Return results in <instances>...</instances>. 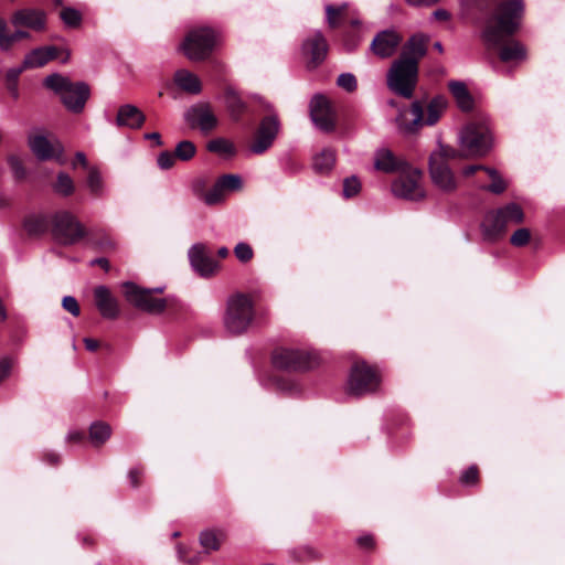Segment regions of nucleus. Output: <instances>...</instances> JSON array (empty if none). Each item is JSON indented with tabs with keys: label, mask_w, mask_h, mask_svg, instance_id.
Masks as SVG:
<instances>
[{
	"label": "nucleus",
	"mask_w": 565,
	"mask_h": 565,
	"mask_svg": "<svg viewBox=\"0 0 565 565\" xmlns=\"http://www.w3.org/2000/svg\"><path fill=\"white\" fill-rule=\"evenodd\" d=\"M525 18L523 0H500L487 11L481 39L503 63H522L527 60V47L515 35Z\"/></svg>",
	"instance_id": "obj_1"
},
{
	"label": "nucleus",
	"mask_w": 565,
	"mask_h": 565,
	"mask_svg": "<svg viewBox=\"0 0 565 565\" xmlns=\"http://www.w3.org/2000/svg\"><path fill=\"white\" fill-rule=\"evenodd\" d=\"M493 145V137L486 118L476 117L469 120L460 132V149L441 147L429 158V172L433 182L443 191L457 189L455 174L449 160L458 158L484 157Z\"/></svg>",
	"instance_id": "obj_2"
},
{
	"label": "nucleus",
	"mask_w": 565,
	"mask_h": 565,
	"mask_svg": "<svg viewBox=\"0 0 565 565\" xmlns=\"http://www.w3.org/2000/svg\"><path fill=\"white\" fill-rule=\"evenodd\" d=\"M122 287L126 300L137 309L150 315L167 313L170 317H175L183 310V303L175 297H154V294L162 292L161 288H141L131 281L125 282Z\"/></svg>",
	"instance_id": "obj_3"
},
{
	"label": "nucleus",
	"mask_w": 565,
	"mask_h": 565,
	"mask_svg": "<svg viewBox=\"0 0 565 565\" xmlns=\"http://www.w3.org/2000/svg\"><path fill=\"white\" fill-rule=\"evenodd\" d=\"M44 86L58 94L65 108L74 114L83 111L90 95L89 86L86 83H73L57 73L45 77Z\"/></svg>",
	"instance_id": "obj_4"
},
{
	"label": "nucleus",
	"mask_w": 565,
	"mask_h": 565,
	"mask_svg": "<svg viewBox=\"0 0 565 565\" xmlns=\"http://www.w3.org/2000/svg\"><path fill=\"white\" fill-rule=\"evenodd\" d=\"M524 217L522 207L513 202L488 212L481 224L483 238L489 242L499 241L505 235L509 225L521 224Z\"/></svg>",
	"instance_id": "obj_5"
},
{
	"label": "nucleus",
	"mask_w": 565,
	"mask_h": 565,
	"mask_svg": "<svg viewBox=\"0 0 565 565\" xmlns=\"http://www.w3.org/2000/svg\"><path fill=\"white\" fill-rule=\"evenodd\" d=\"M50 234L62 246H74L88 237L89 231L70 211L61 210L51 214Z\"/></svg>",
	"instance_id": "obj_6"
},
{
	"label": "nucleus",
	"mask_w": 565,
	"mask_h": 565,
	"mask_svg": "<svg viewBox=\"0 0 565 565\" xmlns=\"http://www.w3.org/2000/svg\"><path fill=\"white\" fill-rule=\"evenodd\" d=\"M255 316L254 302L249 295L235 292L228 297L224 324L234 335L243 334L252 324Z\"/></svg>",
	"instance_id": "obj_7"
},
{
	"label": "nucleus",
	"mask_w": 565,
	"mask_h": 565,
	"mask_svg": "<svg viewBox=\"0 0 565 565\" xmlns=\"http://www.w3.org/2000/svg\"><path fill=\"white\" fill-rule=\"evenodd\" d=\"M447 103L444 97L437 96L433 98L427 106V116L424 117V107L422 102L416 100L408 110L402 111L397 118L399 128L405 132H416L424 124L435 125L445 109Z\"/></svg>",
	"instance_id": "obj_8"
},
{
	"label": "nucleus",
	"mask_w": 565,
	"mask_h": 565,
	"mask_svg": "<svg viewBox=\"0 0 565 565\" xmlns=\"http://www.w3.org/2000/svg\"><path fill=\"white\" fill-rule=\"evenodd\" d=\"M217 39V32L210 26L193 28L185 34L180 49L189 60L203 61L214 51Z\"/></svg>",
	"instance_id": "obj_9"
},
{
	"label": "nucleus",
	"mask_w": 565,
	"mask_h": 565,
	"mask_svg": "<svg viewBox=\"0 0 565 565\" xmlns=\"http://www.w3.org/2000/svg\"><path fill=\"white\" fill-rule=\"evenodd\" d=\"M418 81V66L416 61L398 58L387 75V85L391 90L404 98H412Z\"/></svg>",
	"instance_id": "obj_10"
},
{
	"label": "nucleus",
	"mask_w": 565,
	"mask_h": 565,
	"mask_svg": "<svg viewBox=\"0 0 565 565\" xmlns=\"http://www.w3.org/2000/svg\"><path fill=\"white\" fill-rule=\"evenodd\" d=\"M273 365L286 372H307L318 364L317 356L308 351L277 348L271 354Z\"/></svg>",
	"instance_id": "obj_11"
},
{
	"label": "nucleus",
	"mask_w": 565,
	"mask_h": 565,
	"mask_svg": "<svg viewBox=\"0 0 565 565\" xmlns=\"http://www.w3.org/2000/svg\"><path fill=\"white\" fill-rule=\"evenodd\" d=\"M266 110L268 114L260 119L248 143L250 152L257 156L264 154L273 147L280 131V120L277 114L271 111L269 106L266 107Z\"/></svg>",
	"instance_id": "obj_12"
},
{
	"label": "nucleus",
	"mask_w": 565,
	"mask_h": 565,
	"mask_svg": "<svg viewBox=\"0 0 565 565\" xmlns=\"http://www.w3.org/2000/svg\"><path fill=\"white\" fill-rule=\"evenodd\" d=\"M380 385V375L375 367L364 361H356L351 369L348 393L360 396L374 392Z\"/></svg>",
	"instance_id": "obj_13"
},
{
	"label": "nucleus",
	"mask_w": 565,
	"mask_h": 565,
	"mask_svg": "<svg viewBox=\"0 0 565 565\" xmlns=\"http://www.w3.org/2000/svg\"><path fill=\"white\" fill-rule=\"evenodd\" d=\"M423 173L419 169L408 166L399 172V175L392 183V192L395 196L408 200L419 201L425 198V191L420 185Z\"/></svg>",
	"instance_id": "obj_14"
},
{
	"label": "nucleus",
	"mask_w": 565,
	"mask_h": 565,
	"mask_svg": "<svg viewBox=\"0 0 565 565\" xmlns=\"http://www.w3.org/2000/svg\"><path fill=\"white\" fill-rule=\"evenodd\" d=\"M226 533L223 530H205L200 534V544L204 553H191L183 546L178 547L179 558L188 565L199 564L210 552L218 551L222 543L226 540Z\"/></svg>",
	"instance_id": "obj_15"
},
{
	"label": "nucleus",
	"mask_w": 565,
	"mask_h": 565,
	"mask_svg": "<svg viewBox=\"0 0 565 565\" xmlns=\"http://www.w3.org/2000/svg\"><path fill=\"white\" fill-rule=\"evenodd\" d=\"M188 125L193 129H200L204 134L214 130L218 124L209 103H199L188 109L184 115Z\"/></svg>",
	"instance_id": "obj_16"
},
{
	"label": "nucleus",
	"mask_w": 565,
	"mask_h": 565,
	"mask_svg": "<svg viewBox=\"0 0 565 565\" xmlns=\"http://www.w3.org/2000/svg\"><path fill=\"white\" fill-rule=\"evenodd\" d=\"M310 116L312 121L323 131L335 129V117L332 106L323 95H315L310 103Z\"/></svg>",
	"instance_id": "obj_17"
},
{
	"label": "nucleus",
	"mask_w": 565,
	"mask_h": 565,
	"mask_svg": "<svg viewBox=\"0 0 565 565\" xmlns=\"http://www.w3.org/2000/svg\"><path fill=\"white\" fill-rule=\"evenodd\" d=\"M302 51L307 57V67L315 70L326 60L329 44L321 32H316L303 42Z\"/></svg>",
	"instance_id": "obj_18"
},
{
	"label": "nucleus",
	"mask_w": 565,
	"mask_h": 565,
	"mask_svg": "<svg viewBox=\"0 0 565 565\" xmlns=\"http://www.w3.org/2000/svg\"><path fill=\"white\" fill-rule=\"evenodd\" d=\"M189 257L194 270L202 277L213 276L218 270V263L212 258L203 244L194 245Z\"/></svg>",
	"instance_id": "obj_19"
},
{
	"label": "nucleus",
	"mask_w": 565,
	"mask_h": 565,
	"mask_svg": "<svg viewBox=\"0 0 565 565\" xmlns=\"http://www.w3.org/2000/svg\"><path fill=\"white\" fill-rule=\"evenodd\" d=\"M94 301L103 318L115 320L119 317L118 301L106 286H98L94 289Z\"/></svg>",
	"instance_id": "obj_20"
},
{
	"label": "nucleus",
	"mask_w": 565,
	"mask_h": 565,
	"mask_svg": "<svg viewBox=\"0 0 565 565\" xmlns=\"http://www.w3.org/2000/svg\"><path fill=\"white\" fill-rule=\"evenodd\" d=\"M402 42V36L394 31L385 30L376 34L371 43L372 52L386 58L392 56Z\"/></svg>",
	"instance_id": "obj_21"
},
{
	"label": "nucleus",
	"mask_w": 565,
	"mask_h": 565,
	"mask_svg": "<svg viewBox=\"0 0 565 565\" xmlns=\"http://www.w3.org/2000/svg\"><path fill=\"white\" fill-rule=\"evenodd\" d=\"M224 103L231 119L235 122H241L246 115L253 114L252 106L231 87L224 90Z\"/></svg>",
	"instance_id": "obj_22"
},
{
	"label": "nucleus",
	"mask_w": 565,
	"mask_h": 565,
	"mask_svg": "<svg viewBox=\"0 0 565 565\" xmlns=\"http://www.w3.org/2000/svg\"><path fill=\"white\" fill-rule=\"evenodd\" d=\"M29 145L33 153L41 161L58 159L63 152V147L60 142L52 143L46 137L41 135L30 138Z\"/></svg>",
	"instance_id": "obj_23"
},
{
	"label": "nucleus",
	"mask_w": 565,
	"mask_h": 565,
	"mask_svg": "<svg viewBox=\"0 0 565 565\" xmlns=\"http://www.w3.org/2000/svg\"><path fill=\"white\" fill-rule=\"evenodd\" d=\"M242 188V179L236 174H223L212 186V193L207 199V205L213 206L224 200L225 191H236Z\"/></svg>",
	"instance_id": "obj_24"
},
{
	"label": "nucleus",
	"mask_w": 565,
	"mask_h": 565,
	"mask_svg": "<svg viewBox=\"0 0 565 565\" xmlns=\"http://www.w3.org/2000/svg\"><path fill=\"white\" fill-rule=\"evenodd\" d=\"M146 121L145 114L135 105L125 104L118 108L116 115L117 127L140 129Z\"/></svg>",
	"instance_id": "obj_25"
},
{
	"label": "nucleus",
	"mask_w": 565,
	"mask_h": 565,
	"mask_svg": "<svg viewBox=\"0 0 565 565\" xmlns=\"http://www.w3.org/2000/svg\"><path fill=\"white\" fill-rule=\"evenodd\" d=\"M11 22L14 26H25L39 31L45 25V14L39 10L22 9L13 13Z\"/></svg>",
	"instance_id": "obj_26"
},
{
	"label": "nucleus",
	"mask_w": 565,
	"mask_h": 565,
	"mask_svg": "<svg viewBox=\"0 0 565 565\" xmlns=\"http://www.w3.org/2000/svg\"><path fill=\"white\" fill-rule=\"evenodd\" d=\"M60 49L56 46H42L32 50L23 61V68H38L44 66L50 61L57 58Z\"/></svg>",
	"instance_id": "obj_27"
},
{
	"label": "nucleus",
	"mask_w": 565,
	"mask_h": 565,
	"mask_svg": "<svg viewBox=\"0 0 565 565\" xmlns=\"http://www.w3.org/2000/svg\"><path fill=\"white\" fill-rule=\"evenodd\" d=\"M427 41L428 39L423 34L411 36L405 43L399 58L416 61L418 66L419 60L427 53Z\"/></svg>",
	"instance_id": "obj_28"
},
{
	"label": "nucleus",
	"mask_w": 565,
	"mask_h": 565,
	"mask_svg": "<svg viewBox=\"0 0 565 565\" xmlns=\"http://www.w3.org/2000/svg\"><path fill=\"white\" fill-rule=\"evenodd\" d=\"M51 215L45 214H31L25 216L23 221V228L30 237H40L50 233Z\"/></svg>",
	"instance_id": "obj_29"
},
{
	"label": "nucleus",
	"mask_w": 565,
	"mask_h": 565,
	"mask_svg": "<svg viewBox=\"0 0 565 565\" xmlns=\"http://www.w3.org/2000/svg\"><path fill=\"white\" fill-rule=\"evenodd\" d=\"M174 84L183 92L196 95L202 90L200 78L188 70L180 68L174 73Z\"/></svg>",
	"instance_id": "obj_30"
},
{
	"label": "nucleus",
	"mask_w": 565,
	"mask_h": 565,
	"mask_svg": "<svg viewBox=\"0 0 565 565\" xmlns=\"http://www.w3.org/2000/svg\"><path fill=\"white\" fill-rule=\"evenodd\" d=\"M408 166L409 164L406 161L398 159L390 150L381 151L375 161V168L380 171L387 173H399L403 170H405Z\"/></svg>",
	"instance_id": "obj_31"
},
{
	"label": "nucleus",
	"mask_w": 565,
	"mask_h": 565,
	"mask_svg": "<svg viewBox=\"0 0 565 565\" xmlns=\"http://www.w3.org/2000/svg\"><path fill=\"white\" fill-rule=\"evenodd\" d=\"M448 88L454 98L456 99L458 107L462 111L468 113L472 110L475 104L473 97L471 96L465 83L451 81L448 84Z\"/></svg>",
	"instance_id": "obj_32"
},
{
	"label": "nucleus",
	"mask_w": 565,
	"mask_h": 565,
	"mask_svg": "<svg viewBox=\"0 0 565 565\" xmlns=\"http://www.w3.org/2000/svg\"><path fill=\"white\" fill-rule=\"evenodd\" d=\"M111 436V427L102 420L94 422L89 426L88 439L96 448L102 447Z\"/></svg>",
	"instance_id": "obj_33"
},
{
	"label": "nucleus",
	"mask_w": 565,
	"mask_h": 565,
	"mask_svg": "<svg viewBox=\"0 0 565 565\" xmlns=\"http://www.w3.org/2000/svg\"><path fill=\"white\" fill-rule=\"evenodd\" d=\"M30 33L23 30H17L13 33L8 32L7 22L0 18V49L8 51L12 45L23 39H28Z\"/></svg>",
	"instance_id": "obj_34"
},
{
	"label": "nucleus",
	"mask_w": 565,
	"mask_h": 565,
	"mask_svg": "<svg viewBox=\"0 0 565 565\" xmlns=\"http://www.w3.org/2000/svg\"><path fill=\"white\" fill-rule=\"evenodd\" d=\"M53 191L63 198H67L75 192V182L66 172H58L56 180L52 183Z\"/></svg>",
	"instance_id": "obj_35"
},
{
	"label": "nucleus",
	"mask_w": 565,
	"mask_h": 565,
	"mask_svg": "<svg viewBox=\"0 0 565 565\" xmlns=\"http://www.w3.org/2000/svg\"><path fill=\"white\" fill-rule=\"evenodd\" d=\"M347 4L334 7L332 4L327 6L326 13L328 24L331 29H338L347 21Z\"/></svg>",
	"instance_id": "obj_36"
},
{
	"label": "nucleus",
	"mask_w": 565,
	"mask_h": 565,
	"mask_svg": "<svg viewBox=\"0 0 565 565\" xmlns=\"http://www.w3.org/2000/svg\"><path fill=\"white\" fill-rule=\"evenodd\" d=\"M334 162V152L330 149H324L321 153L315 157L313 168L319 173H327L332 169Z\"/></svg>",
	"instance_id": "obj_37"
},
{
	"label": "nucleus",
	"mask_w": 565,
	"mask_h": 565,
	"mask_svg": "<svg viewBox=\"0 0 565 565\" xmlns=\"http://www.w3.org/2000/svg\"><path fill=\"white\" fill-rule=\"evenodd\" d=\"M86 239L92 246L96 247L102 252H110L114 250L116 247V244L113 241V238L104 232L96 235L89 234Z\"/></svg>",
	"instance_id": "obj_38"
},
{
	"label": "nucleus",
	"mask_w": 565,
	"mask_h": 565,
	"mask_svg": "<svg viewBox=\"0 0 565 565\" xmlns=\"http://www.w3.org/2000/svg\"><path fill=\"white\" fill-rule=\"evenodd\" d=\"M210 179L206 177H199L192 181L191 189L193 194L202 200L207 205V199L212 193V189L209 190Z\"/></svg>",
	"instance_id": "obj_39"
},
{
	"label": "nucleus",
	"mask_w": 565,
	"mask_h": 565,
	"mask_svg": "<svg viewBox=\"0 0 565 565\" xmlns=\"http://www.w3.org/2000/svg\"><path fill=\"white\" fill-rule=\"evenodd\" d=\"M207 150L214 153H222L228 157H233L236 153L234 145L224 138H215L209 141Z\"/></svg>",
	"instance_id": "obj_40"
},
{
	"label": "nucleus",
	"mask_w": 565,
	"mask_h": 565,
	"mask_svg": "<svg viewBox=\"0 0 565 565\" xmlns=\"http://www.w3.org/2000/svg\"><path fill=\"white\" fill-rule=\"evenodd\" d=\"M60 18L66 26L73 29L81 26L83 21L82 13L78 10L71 7L62 8L60 12Z\"/></svg>",
	"instance_id": "obj_41"
},
{
	"label": "nucleus",
	"mask_w": 565,
	"mask_h": 565,
	"mask_svg": "<svg viewBox=\"0 0 565 565\" xmlns=\"http://www.w3.org/2000/svg\"><path fill=\"white\" fill-rule=\"evenodd\" d=\"M196 153L195 145L190 140L180 141L174 149V156L181 161L191 160Z\"/></svg>",
	"instance_id": "obj_42"
},
{
	"label": "nucleus",
	"mask_w": 565,
	"mask_h": 565,
	"mask_svg": "<svg viewBox=\"0 0 565 565\" xmlns=\"http://www.w3.org/2000/svg\"><path fill=\"white\" fill-rule=\"evenodd\" d=\"M487 173L491 178L492 182L489 185L484 186L483 189L494 194L503 193L507 190L508 185L507 182L500 177L498 171L490 168L487 169Z\"/></svg>",
	"instance_id": "obj_43"
},
{
	"label": "nucleus",
	"mask_w": 565,
	"mask_h": 565,
	"mask_svg": "<svg viewBox=\"0 0 565 565\" xmlns=\"http://www.w3.org/2000/svg\"><path fill=\"white\" fill-rule=\"evenodd\" d=\"M87 185L90 193L99 196L103 191V180L97 168H90L87 175Z\"/></svg>",
	"instance_id": "obj_44"
},
{
	"label": "nucleus",
	"mask_w": 565,
	"mask_h": 565,
	"mask_svg": "<svg viewBox=\"0 0 565 565\" xmlns=\"http://www.w3.org/2000/svg\"><path fill=\"white\" fill-rule=\"evenodd\" d=\"M292 557L298 562L319 559L318 552L310 546H300L291 551Z\"/></svg>",
	"instance_id": "obj_45"
},
{
	"label": "nucleus",
	"mask_w": 565,
	"mask_h": 565,
	"mask_svg": "<svg viewBox=\"0 0 565 565\" xmlns=\"http://www.w3.org/2000/svg\"><path fill=\"white\" fill-rule=\"evenodd\" d=\"M24 70L22 65L19 68H10L6 74L7 87L14 98L18 97V81Z\"/></svg>",
	"instance_id": "obj_46"
},
{
	"label": "nucleus",
	"mask_w": 565,
	"mask_h": 565,
	"mask_svg": "<svg viewBox=\"0 0 565 565\" xmlns=\"http://www.w3.org/2000/svg\"><path fill=\"white\" fill-rule=\"evenodd\" d=\"M361 191V182L355 177H349L343 180V196L347 199L358 195Z\"/></svg>",
	"instance_id": "obj_47"
},
{
	"label": "nucleus",
	"mask_w": 565,
	"mask_h": 565,
	"mask_svg": "<svg viewBox=\"0 0 565 565\" xmlns=\"http://www.w3.org/2000/svg\"><path fill=\"white\" fill-rule=\"evenodd\" d=\"M531 241V232L529 228H518L510 237L511 245L515 247H523Z\"/></svg>",
	"instance_id": "obj_48"
},
{
	"label": "nucleus",
	"mask_w": 565,
	"mask_h": 565,
	"mask_svg": "<svg viewBox=\"0 0 565 565\" xmlns=\"http://www.w3.org/2000/svg\"><path fill=\"white\" fill-rule=\"evenodd\" d=\"M479 481H480V472H479V468L476 465H472L468 469H466L460 477V482L463 486H469V487L476 486L479 483Z\"/></svg>",
	"instance_id": "obj_49"
},
{
	"label": "nucleus",
	"mask_w": 565,
	"mask_h": 565,
	"mask_svg": "<svg viewBox=\"0 0 565 565\" xmlns=\"http://www.w3.org/2000/svg\"><path fill=\"white\" fill-rule=\"evenodd\" d=\"M234 254L241 263H248L254 257V250H253L252 246L249 244L243 243V242L238 243L234 247Z\"/></svg>",
	"instance_id": "obj_50"
},
{
	"label": "nucleus",
	"mask_w": 565,
	"mask_h": 565,
	"mask_svg": "<svg viewBox=\"0 0 565 565\" xmlns=\"http://www.w3.org/2000/svg\"><path fill=\"white\" fill-rule=\"evenodd\" d=\"M337 84L349 93L354 92L358 87L356 78L351 73L341 74L337 79Z\"/></svg>",
	"instance_id": "obj_51"
},
{
	"label": "nucleus",
	"mask_w": 565,
	"mask_h": 565,
	"mask_svg": "<svg viewBox=\"0 0 565 565\" xmlns=\"http://www.w3.org/2000/svg\"><path fill=\"white\" fill-rule=\"evenodd\" d=\"M9 164L18 181H22L26 178V170L23 162L18 157L11 156L9 158Z\"/></svg>",
	"instance_id": "obj_52"
},
{
	"label": "nucleus",
	"mask_w": 565,
	"mask_h": 565,
	"mask_svg": "<svg viewBox=\"0 0 565 565\" xmlns=\"http://www.w3.org/2000/svg\"><path fill=\"white\" fill-rule=\"evenodd\" d=\"M275 385L279 391L286 392V393H294L297 391V383L289 377L285 376H276L274 379Z\"/></svg>",
	"instance_id": "obj_53"
},
{
	"label": "nucleus",
	"mask_w": 565,
	"mask_h": 565,
	"mask_svg": "<svg viewBox=\"0 0 565 565\" xmlns=\"http://www.w3.org/2000/svg\"><path fill=\"white\" fill-rule=\"evenodd\" d=\"M62 307L74 317H78L81 313L78 301L72 296H65L62 299Z\"/></svg>",
	"instance_id": "obj_54"
},
{
	"label": "nucleus",
	"mask_w": 565,
	"mask_h": 565,
	"mask_svg": "<svg viewBox=\"0 0 565 565\" xmlns=\"http://www.w3.org/2000/svg\"><path fill=\"white\" fill-rule=\"evenodd\" d=\"M175 159L174 152L162 151L158 157V166L162 170L171 169L174 166Z\"/></svg>",
	"instance_id": "obj_55"
},
{
	"label": "nucleus",
	"mask_w": 565,
	"mask_h": 565,
	"mask_svg": "<svg viewBox=\"0 0 565 565\" xmlns=\"http://www.w3.org/2000/svg\"><path fill=\"white\" fill-rule=\"evenodd\" d=\"M360 548L373 552L376 547L375 537L372 534H365L356 539Z\"/></svg>",
	"instance_id": "obj_56"
},
{
	"label": "nucleus",
	"mask_w": 565,
	"mask_h": 565,
	"mask_svg": "<svg viewBox=\"0 0 565 565\" xmlns=\"http://www.w3.org/2000/svg\"><path fill=\"white\" fill-rule=\"evenodd\" d=\"M12 366L13 360L11 358L6 356L0 359V383L10 375Z\"/></svg>",
	"instance_id": "obj_57"
},
{
	"label": "nucleus",
	"mask_w": 565,
	"mask_h": 565,
	"mask_svg": "<svg viewBox=\"0 0 565 565\" xmlns=\"http://www.w3.org/2000/svg\"><path fill=\"white\" fill-rule=\"evenodd\" d=\"M343 43H344L345 50L348 52H351L358 45V39L353 32L345 31L343 34Z\"/></svg>",
	"instance_id": "obj_58"
},
{
	"label": "nucleus",
	"mask_w": 565,
	"mask_h": 565,
	"mask_svg": "<svg viewBox=\"0 0 565 565\" xmlns=\"http://www.w3.org/2000/svg\"><path fill=\"white\" fill-rule=\"evenodd\" d=\"M143 475V470L139 468H134L129 471L128 478L131 487L138 488L141 484V478Z\"/></svg>",
	"instance_id": "obj_59"
},
{
	"label": "nucleus",
	"mask_w": 565,
	"mask_h": 565,
	"mask_svg": "<svg viewBox=\"0 0 565 565\" xmlns=\"http://www.w3.org/2000/svg\"><path fill=\"white\" fill-rule=\"evenodd\" d=\"M43 459L47 465L52 467L58 466L62 461L61 456L52 451L45 452Z\"/></svg>",
	"instance_id": "obj_60"
},
{
	"label": "nucleus",
	"mask_w": 565,
	"mask_h": 565,
	"mask_svg": "<svg viewBox=\"0 0 565 565\" xmlns=\"http://www.w3.org/2000/svg\"><path fill=\"white\" fill-rule=\"evenodd\" d=\"M86 434L81 430L70 433L67 441L71 444H82L86 440Z\"/></svg>",
	"instance_id": "obj_61"
},
{
	"label": "nucleus",
	"mask_w": 565,
	"mask_h": 565,
	"mask_svg": "<svg viewBox=\"0 0 565 565\" xmlns=\"http://www.w3.org/2000/svg\"><path fill=\"white\" fill-rule=\"evenodd\" d=\"M487 169H490L489 167H486L483 164H471V166H468L463 169V175L465 177H471L477 171H484L487 172Z\"/></svg>",
	"instance_id": "obj_62"
},
{
	"label": "nucleus",
	"mask_w": 565,
	"mask_h": 565,
	"mask_svg": "<svg viewBox=\"0 0 565 565\" xmlns=\"http://www.w3.org/2000/svg\"><path fill=\"white\" fill-rule=\"evenodd\" d=\"M90 264H92V266H99L105 271H109L110 270V263L105 257L95 258L94 260H92Z\"/></svg>",
	"instance_id": "obj_63"
},
{
	"label": "nucleus",
	"mask_w": 565,
	"mask_h": 565,
	"mask_svg": "<svg viewBox=\"0 0 565 565\" xmlns=\"http://www.w3.org/2000/svg\"><path fill=\"white\" fill-rule=\"evenodd\" d=\"M77 164L82 166L83 168L88 167V161L86 159L85 153L78 151L75 154L74 161H73V168H75Z\"/></svg>",
	"instance_id": "obj_64"
}]
</instances>
